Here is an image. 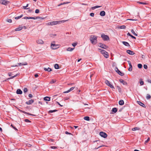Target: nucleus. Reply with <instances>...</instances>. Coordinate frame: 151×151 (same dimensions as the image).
I'll return each instance as SVG.
<instances>
[{"mask_svg": "<svg viewBox=\"0 0 151 151\" xmlns=\"http://www.w3.org/2000/svg\"><path fill=\"white\" fill-rule=\"evenodd\" d=\"M97 36L94 35H91L90 38V40L91 43L93 45L96 44L97 42Z\"/></svg>", "mask_w": 151, "mask_h": 151, "instance_id": "obj_1", "label": "nucleus"}, {"mask_svg": "<svg viewBox=\"0 0 151 151\" xmlns=\"http://www.w3.org/2000/svg\"><path fill=\"white\" fill-rule=\"evenodd\" d=\"M68 21L67 20H62V21H55L50 22L48 23V25H54L57 24H60L61 23H64L65 22Z\"/></svg>", "mask_w": 151, "mask_h": 151, "instance_id": "obj_2", "label": "nucleus"}, {"mask_svg": "<svg viewBox=\"0 0 151 151\" xmlns=\"http://www.w3.org/2000/svg\"><path fill=\"white\" fill-rule=\"evenodd\" d=\"M99 49L101 53L106 58L109 57V55H108V53L106 51L102 50L101 49Z\"/></svg>", "mask_w": 151, "mask_h": 151, "instance_id": "obj_3", "label": "nucleus"}, {"mask_svg": "<svg viewBox=\"0 0 151 151\" xmlns=\"http://www.w3.org/2000/svg\"><path fill=\"white\" fill-rule=\"evenodd\" d=\"M101 37L104 41H107L109 40V37L104 34H102L101 35Z\"/></svg>", "mask_w": 151, "mask_h": 151, "instance_id": "obj_4", "label": "nucleus"}, {"mask_svg": "<svg viewBox=\"0 0 151 151\" xmlns=\"http://www.w3.org/2000/svg\"><path fill=\"white\" fill-rule=\"evenodd\" d=\"M105 83L107 85L110 87L112 88H114V86L111 84V83L108 80H106L105 81Z\"/></svg>", "mask_w": 151, "mask_h": 151, "instance_id": "obj_5", "label": "nucleus"}, {"mask_svg": "<svg viewBox=\"0 0 151 151\" xmlns=\"http://www.w3.org/2000/svg\"><path fill=\"white\" fill-rule=\"evenodd\" d=\"M9 2L6 0H0V3L1 4L6 5L8 4Z\"/></svg>", "mask_w": 151, "mask_h": 151, "instance_id": "obj_6", "label": "nucleus"}, {"mask_svg": "<svg viewBox=\"0 0 151 151\" xmlns=\"http://www.w3.org/2000/svg\"><path fill=\"white\" fill-rule=\"evenodd\" d=\"M99 134L101 137L104 138H106L107 136V134L106 133L103 132H100Z\"/></svg>", "mask_w": 151, "mask_h": 151, "instance_id": "obj_7", "label": "nucleus"}, {"mask_svg": "<svg viewBox=\"0 0 151 151\" xmlns=\"http://www.w3.org/2000/svg\"><path fill=\"white\" fill-rule=\"evenodd\" d=\"M51 47L53 49H55L59 47L58 45H55V44H51Z\"/></svg>", "mask_w": 151, "mask_h": 151, "instance_id": "obj_8", "label": "nucleus"}, {"mask_svg": "<svg viewBox=\"0 0 151 151\" xmlns=\"http://www.w3.org/2000/svg\"><path fill=\"white\" fill-rule=\"evenodd\" d=\"M18 65H15L12 66V67H17L18 66H21V65H27V63L26 62H25L24 63H18Z\"/></svg>", "mask_w": 151, "mask_h": 151, "instance_id": "obj_9", "label": "nucleus"}, {"mask_svg": "<svg viewBox=\"0 0 151 151\" xmlns=\"http://www.w3.org/2000/svg\"><path fill=\"white\" fill-rule=\"evenodd\" d=\"M99 46L104 49H106L107 48H108V46H107L106 45L104 44H103L101 43H99Z\"/></svg>", "mask_w": 151, "mask_h": 151, "instance_id": "obj_10", "label": "nucleus"}, {"mask_svg": "<svg viewBox=\"0 0 151 151\" xmlns=\"http://www.w3.org/2000/svg\"><path fill=\"white\" fill-rule=\"evenodd\" d=\"M18 111L20 112H21V113H24L25 114H28L29 115H32V116H35V115H33V114H32L30 113H27V112H26L23 111H22V110L20 109H18Z\"/></svg>", "mask_w": 151, "mask_h": 151, "instance_id": "obj_11", "label": "nucleus"}, {"mask_svg": "<svg viewBox=\"0 0 151 151\" xmlns=\"http://www.w3.org/2000/svg\"><path fill=\"white\" fill-rule=\"evenodd\" d=\"M115 71L120 75L121 76H123L124 75V73H122L121 71H120L118 69H117V70H116V69H115Z\"/></svg>", "mask_w": 151, "mask_h": 151, "instance_id": "obj_12", "label": "nucleus"}, {"mask_svg": "<svg viewBox=\"0 0 151 151\" xmlns=\"http://www.w3.org/2000/svg\"><path fill=\"white\" fill-rule=\"evenodd\" d=\"M127 53L130 55H132L135 54L134 52L133 51L129 50H127Z\"/></svg>", "mask_w": 151, "mask_h": 151, "instance_id": "obj_13", "label": "nucleus"}, {"mask_svg": "<svg viewBox=\"0 0 151 151\" xmlns=\"http://www.w3.org/2000/svg\"><path fill=\"white\" fill-rule=\"evenodd\" d=\"M34 102V100L32 99L29 100V101L26 102V104L27 105H30V104H31L33 103Z\"/></svg>", "mask_w": 151, "mask_h": 151, "instance_id": "obj_14", "label": "nucleus"}, {"mask_svg": "<svg viewBox=\"0 0 151 151\" xmlns=\"http://www.w3.org/2000/svg\"><path fill=\"white\" fill-rule=\"evenodd\" d=\"M119 82L121 83H122L124 85H127V83L126 82L124 81L123 80H122V79H121L119 80Z\"/></svg>", "mask_w": 151, "mask_h": 151, "instance_id": "obj_15", "label": "nucleus"}, {"mask_svg": "<svg viewBox=\"0 0 151 151\" xmlns=\"http://www.w3.org/2000/svg\"><path fill=\"white\" fill-rule=\"evenodd\" d=\"M75 88V87H71L69 90H68L67 91L63 92V93H68L69 92H70V91L73 90Z\"/></svg>", "mask_w": 151, "mask_h": 151, "instance_id": "obj_16", "label": "nucleus"}, {"mask_svg": "<svg viewBox=\"0 0 151 151\" xmlns=\"http://www.w3.org/2000/svg\"><path fill=\"white\" fill-rule=\"evenodd\" d=\"M36 42L38 44H42L43 43V41L41 39H38L37 40Z\"/></svg>", "mask_w": 151, "mask_h": 151, "instance_id": "obj_17", "label": "nucleus"}, {"mask_svg": "<svg viewBox=\"0 0 151 151\" xmlns=\"http://www.w3.org/2000/svg\"><path fill=\"white\" fill-rule=\"evenodd\" d=\"M16 93L17 94H21L22 93V92L21 89H18L17 90Z\"/></svg>", "mask_w": 151, "mask_h": 151, "instance_id": "obj_18", "label": "nucleus"}, {"mask_svg": "<svg viewBox=\"0 0 151 151\" xmlns=\"http://www.w3.org/2000/svg\"><path fill=\"white\" fill-rule=\"evenodd\" d=\"M44 99L45 101H50V98L48 96H46L44 98Z\"/></svg>", "mask_w": 151, "mask_h": 151, "instance_id": "obj_19", "label": "nucleus"}, {"mask_svg": "<svg viewBox=\"0 0 151 151\" xmlns=\"http://www.w3.org/2000/svg\"><path fill=\"white\" fill-rule=\"evenodd\" d=\"M137 102L138 104H139L140 106H142L143 107H145V104L142 103V102L140 101H138Z\"/></svg>", "mask_w": 151, "mask_h": 151, "instance_id": "obj_20", "label": "nucleus"}, {"mask_svg": "<svg viewBox=\"0 0 151 151\" xmlns=\"http://www.w3.org/2000/svg\"><path fill=\"white\" fill-rule=\"evenodd\" d=\"M44 69L45 70L47 71L48 72H50L52 71V69L49 67L47 68H44Z\"/></svg>", "mask_w": 151, "mask_h": 151, "instance_id": "obj_21", "label": "nucleus"}, {"mask_svg": "<svg viewBox=\"0 0 151 151\" xmlns=\"http://www.w3.org/2000/svg\"><path fill=\"white\" fill-rule=\"evenodd\" d=\"M105 12L104 11H102L100 12V14L101 16H104L105 15Z\"/></svg>", "mask_w": 151, "mask_h": 151, "instance_id": "obj_22", "label": "nucleus"}, {"mask_svg": "<svg viewBox=\"0 0 151 151\" xmlns=\"http://www.w3.org/2000/svg\"><path fill=\"white\" fill-rule=\"evenodd\" d=\"M122 43L126 46L128 47L130 46L129 43L128 42H126L123 41L122 42Z\"/></svg>", "mask_w": 151, "mask_h": 151, "instance_id": "obj_23", "label": "nucleus"}, {"mask_svg": "<svg viewBox=\"0 0 151 151\" xmlns=\"http://www.w3.org/2000/svg\"><path fill=\"white\" fill-rule=\"evenodd\" d=\"M117 111V109L116 108H113L112 110V111L114 113L113 114L115 113Z\"/></svg>", "mask_w": 151, "mask_h": 151, "instance_id": "obj_24", "label": "nucleus"}, {"mask_svg": "<svg viewBox=\"0 0 151 151\" xmlns=\"http://www.w3.org/2000/svg\"><path fill=\"white\" fill-rule=\"evenodd\" d=\"M22 27H20L18 28H17L15 29V31H19L22 30Z\"/></svg>", "mask_w": 151, "mask_h": 151, "instance_id": "obj_25", "label": "nucleus"}, {"mask_svg": "<svg viewBox=\"0 0 151 151\" xmlns=\"http://www.w3.org/2000/svg\"><path fill=\"white\" fill-rule=\"evenodd\" d=\"M119 104L120 105H122L124 104V101L123 100H120L119 101Z\"/></svg>", "mask_w": 151, "mask_h": 151, "instance_id": "obj_26", "label": "nucleus"}, {"mask_svg": "<svg viewBox=\"0 0 151 151\" xmlns=\"http://www.w3.org/2000/svg\"><path fill=\"white\" fill-rule=\"evenodd\" d=\"M127 35L128 36H130L132 38L134 39H136V38L134 36H133L131 35L130 33L129 32H128L127 34Z\"/></svg>", "mask_w": 151, "mask_h": 151, "instance_id": "obj_27", "label": "nucleus"}, {"mask_svg": "<svg viewBox=\"0 0 151 151\" xmlns=\"http://www.w3.org/2000/svg\"><path fill=\"white\" fill-rule=\"evenodd\" d=\"M74 49V47L73 48L68 47L67 49V51L71 52V51H72Z\"/></svg>", "mask_w": 151, "mask_h": 151, "instance_id": "obj_28", "label": "nucleus"}, {"mask_svg": "<svg viewBox=\"0 0 151 151\" xmlns=\"http://www.w3.org/2000/svg\"><path fill=\"white\" fill-rule=\"evenodd\" d=\"M29 5L28 4H27L26 6H23V8L24 9H29V8H27V7Z\"/></svg>", "mask_w": 151, "mask_h": 151, "instance_id": "obj_29", "label": "nucleus"}, {"mask_svg": "<svg viewBox=\"0 0 151 151\" xmlns=\"http://www.w3.org/2000/svg\"><path fill=\"white\" fill-rule=\"evenodd\" d=\"M84 119L87 121H89L90 120V118L89 116H86L84 118Z\"/></svg>", "mask_w": 151, "mask_h": 151, "instance_id": "obj_30", "label": "nucleus"}, {"mask_svg": "<svg viewBox=\"0 0 151 151\" xmlns=\"http://www.w3.org/2000/svg\"><path fill=\"white\" fill-rule=\"evenodd\" d=\"M131 32L135 36H137V35L135 33V32H134V30L133 29H132L131 30Z\"/></svg>", "mask_w": 151, "mask_h": 151, "instance_id": "obj_31", "label": "nucleus"}, {"mask_svg": "<svg viewBox=\"0 0 151 151\" xmlns=\"http://www.w3.org/2000/svg\"><path fill=\"white\" fill-rule=\"evenodd\" d=\"M151 98V96L149 94H147L146 96V98L147 99H150Z\"/></svg>", "mask_w": 151, "mask_h": 151, "instance_id": "obj_32", "label": "nucleus"}, {"mask_svg": "<svg viewBox=\"0 0 151 151\" xmlns=\"http://www.w3.org/2000/svg\"><path fill=\"white\" fill-rule=\"evenodd\" d=\"M55 68V69H58L59 68V65L57 64H56L54 66Z\"/></svg>", "mask_w": 151, "mask_h": 151, "instance_id": "obj_33", "label": "nucleus"}, {"mask_svg": "<svg viewBox=\"0 0 151 151\" xmlns=\"http://www.w3.org/2000/svg\"><path fill=\"white\" fill-rule=\"evenodd\" d=\"M35 19H44V18H42V17H35Z\"/></svg>", "mask_w": 151, "mask_h": 151, "instance_id": "obj_34", "label": "nucleus"}, {"mask_svg": "<svg viewBox=\"0 0 151 151\" xmlns=\"http://www.w3.org/2000/svg\"><path fill=\"white\" fill-rule=\"evenodd\" d=\"M129 67L128 69V70L129 71H131L132 70V65H129Z\"/></svg>", "mask_w": 151, "mask_h": 151, "instance_id": "obj_35", "label": "nucleus"}, {"mask_svg": "<svg viewBox=\"0 0 151 151\" xmlns=\"http://www.w3.org/2000/svg\"><path fill=\"white\" fill-rule=\"evenodd\" d=\"M23 16V15L22 14L20 16L15 17V19H17L21 18Z\"/></svg>", "mask_w": 151, "mask_h": 151, "instance_id": "obj_36", "label": "nucleus"}, {"mask_svg": "<svg viewBox=\"0 0 151 151\" xmlns=\"http://www.w3.org/2000/svg\"><path fill=\"white\" fill-rule=\"evenodd\" d=\"M57 111V110H50L49 111L48 113H52V112H56Z\"/></svg>", "mask_w": 151, "mask_h": 151, "instance_id": "obj_37", "label": "nucleus"}, {"mask_svg": "<svg viewBox=\"0 0 151 151\" xmlns=\"http://www.w3.org/2000/svg\"><path fill=\"white\" fill-rule=\"evenodd\" d=\"M138 3L140 4H142L144 5H146L147 4V3L145 2H138Z\"/></svg>", "mask_w": 151, "mask_h": 151, "instance_id": "obj_38", "label": "nucleus"}, {"mask_svg": "<svg viewBox=\"0 0 151 151\" xmlns=\"http://www.w3.org/2000/svg\"><path fill=\"white\" fill-rule=\"evenodd\" d=\"M138 68H141L142 67V65L141 64H138L137 65Z\"/></svg>", "mask_w": 151, "mask_h": 151, "instance_id": "obj_39", "label": "nucleus"}, {"mask_svg": "<svg viewBox=\"0 0 151 151\" xmlns=\"http://www.w3.org/2000/svg\"><path fill=\"white\" fill-rule=\"evenodd\" d=\"M138 129H139L138 128V127H135L133 128L132 129V130L134 131H135V130H137Z\"/></svg>", "mask_w": 151, "mask_h": 151, "instance_id": "obj_40", "label": "nucleus"}, {"mask_svg": "<svg viewBox=\"0 0 151 151\" xmlns=\"http://www.w3.org/2000/svg\"><path fill=\"white\" fill-rule=\"evenodd\" d=\"M120 28L121 29H124L126 28V26L125 25H122L120 27Z\"/></svg>", "mask_w": 151, "mask_h": 151, "instance_id": "obj_41", "label": "nucleus"}, {"mask_svg": "<svg viewBox=\"0 0 151 151\" xmlns=\"http://www.w3.org/2000/svg\"><path fill=\"white\" fill-rule=\"evenodd\" d=\"M56 82V81L54 80H52L50 82V83L52 84L54 83H55Z\"/></svg>", "mask_w": 151, "mask_h": 151, "instance_id": "obj_42", "label": "nucleus"}, {"mask_svg": "<svg viewBox=\"0 0 151 151\" xmlns=\"http://www.w3.org/2000/svg\"><path fill=\"white\" fill-rule=\"evenodd\" d=\"M24 121L27 122H31V121L27 119H25L24 120Z\"/></svg>", "mask_w": 151, "mask_h": 151, "instance_id": "obj_43", "label": "nucleus"}, {"mask_svg": "<svg viewBox=\"0 0 151 151\" xmlns=\"http://www.w3.org/2000/svg\"><path fill=\"white\" fill-rule=\"evenodd\" d=\"M117 88L119 92H121V89L120 87L119 86H117Z\"/></svg>", "mask_w": 151, "mask_h": 151, "instance_id": "obj_44", "label": "nucleus"}, {"mask_svg": "<svg viewBox=\"0 0 151 151\" xmlns=\"http://www.w3.org/2000/svg\"><path fill=\"white\" fill-rule=\"evenodd\" d=\"M28 90L27 88H24L23 91L24 93H26L27 91Z\"/></svg>", "mask_w": 151, "mask_h": 151, "instance_id": "obj_45", "label": "nucleus"}, {"mask_svg": "<svg viewBox=\"0 0 151 151\" xmlns=\"http://www.w3.org/2000/svg\"><path fill=\"white\" fill-rule=\"evenodd\" d=\"M7 21L11 23L12 22V20L11 19H7L6 20Z\"/></svg>", "mask_w": 151, "mask_h": 151, "instance_id": "obj_46", "label": "nucleus"}, {"mask_svg": "<svg viewBox=\"0 0 151 151\" xmlns=\"http://www.w3.org/2000/svg\"><path fill=\"white\" fill-rule=\"evenodd\" d=\"M65 133L67 134H70V135H73L71 133H69L67 131L65 132Z\"/></svg>", "mask_w": 151, "mask_h": 151, "instance_id": "obj_47", "label": "nucleus"}, {"mask_svg": "<svg viewBox=\"0 0 151 151\" xmlns=\"http://www.w3.org/2000/svg\"><path fill=\"white\" fill-rule=\"evenodd\" d=\"M39 12V10L38 9H36L35 11V13H38Z\"/></svg>", "mask_w": 151, "mask_h": 151, "instance_id": "obj_48", "label": "nucleus"}, {"mask_svg": "<svg viewBox=\"0 0 151 151\" xmlns=\"http://www.w3.org/2000/svg\"><path fill=\"white\" fill-rule=\"evenodd\" d=\"M139 83L141 85H142L144 84V82L143 81H141Z\"/></svg>", "mask_w": 151, "mask_h": 151, "instance_id": "obj_49", "label": "nucleus"}, {"mask_svg": "<svg viewBox=\"0 0 151 151\" xmlns=\"http://www.w3.org/2000/svg\"><path fill=\"white\" fill-rule=\"evenodd\" d=\"M144 68L145 69H147V66L146 65H144Z\"/></svg>", "mask_w": 151, "mask_h": 151, "instance_id": "obj_50", "label": "nucleus"}, {"mask_svg": "<svg viewBox=\"0 0 151 151\" xmlns=\"http://www.w3.org/2000/svg\"><path fill=\"white\" fill-rule=\"evenodd\" d=\"M90 15L91 17H93L94 15V14L93 13H91L90 14Z\"/></svg>", "mask_w": 151, "mask_h": 151, "instance_id": "obj_51", "label": "nucleus"}, {"mask_svg": "<svg viewBox=\"0 0 151 151\" xmlns=\"http://www.w3.org/2000/svg\"><path fill=\"white\" fill-rule=\"evenodd\" d=\"M77 45V43H73L72 44V45L74 47H75Z\"/></svg>", "mask_w": 151, "mask_h": 151, "instance_id": "obj_52", "label": "nucleus"}, {"mask_svg": "<svg viewBox=\"0 0 151 151\" xmlns=\"http://www.w3.org/2000/svg\"><path fill=\"white\" fill-rule=\"evenodd\" d=\"M35 17H28V19H35Z\"/></svg>", "mask_w": 151, "mask_h": 151, "instance_id": "obj_53", "label": "nucleus"}, {"mask_svg": "<svg viewBox=\"0 0 151 151\" xmlns=\"http://www.w3.org/2000/svg\"><path fill=\"white\" fill-rule=\"evenodd\" d=\"M132 20V21H137V19H127V20Z\"/></svg>", "mask_w": 151, "mask_h": 151, "instance_id": "obj_54", "label": "nucleus"}, {"mask_svg": "<svg viewBox=\"0 0 151 151\" xmlns=\"http://www.w3.org/2000/svg\"><path fill=\"white\" fill-rule=\"evenodd\" d=\"M147 81L148 82V83H151V80H150V79H148L147 80Z\"/></svg>", "mask_w": 151, "mask_h": 151, "instance_id": "obj_55", "label": "nucleus"}, {"mask_svg": "<svg viewBox=\"0 0 151 151\" xmlns=\"http://www.w3.org/2000/svg\"><path fill=\"white\" fill-rule=\"evenodd\" d=\"M28 96L30 98H31L32 97V95L31 94H29L28 95Z\"/></svg>", "mask_w": 151, "mask_h": 151, "instance_id": "obj_56", "label": "nucleus"}, {"mask_svg": "<svg viewBox=\"0 0 151 151\" xmlns=\"http://www.w3.org/2000/svg\"><path fill=\"white\" fill-rule=\"evenodd\" d=\"M9 76H11L12 75V74L11 73H8Z\"/></svg>", "mask_w": 151, "mask_h": 151, "instance_id": "obj_57", "label": "nucleus"}, {"mask_svg": "<svg viewBox=\"0 0 151 151\" xmlns=\"http://www.w3.org/2000/svg\"><path fill=\"white\" fill-rule=\"evenodd\" d=\"M127 62H128V64H129V65H132L131 64V62L129 60H128L127 61Z\"/></svg>", "mask_w": 151, "mask_h": 151, "instance_id": "obj_58", "label": "nucleus"}, {"mask_svg": "<svg viewBox=\"0 0 151 151\" xmlns=\"http://www.w3.org/2000/svg\"><path fill=\"white\" fill-rule=\"evenodd\" d=\"M127 62H128V64H129V65H132L131 64V62L129 60H128L127 61Z\"/></svg>", "mask_w": 151, "mask_h": 151, "instance_id": "obj_59", "label": "nucleus"}, {"mask_svg": "<svg viewBox=\"0 0 151 151\" xmlns=\"http://www.w3.org/2000/svg\"><path fill=\"white\" fill-rule=\"evenodd\" d=\"M150 140V138H148L147 139V140H146V141H145V142H148Z\"/></svg>", "mask_w": 151, "mask_h": 151, "instance_id": "obj_60", "label": "nucleus"}, {"mask_svg": "<svg viewBox=\"0 0 151 151\" xmlns=\"http://www.w3.org/2000/svg\"><path fill=\"white\" fill-rule=\"evenodd\" d=\"M38 76V75L37 74H36L35 75V76L36 78Z\"/></svg>", "mask_w": 151, "mask_h": 151, "instance_id": "obj_61", "label": "nucleus"}, {"mask_svg": "<svg viewBox=\"0 0 151 151\" xmlns=\"http://www.w3.org/2000/svg\"><path fill=\"white\" fill-rule=\"evenodd\" d=\"M51 147L53 149H56L57 148V147L55 146Z\"/></svg>", "mask_w": 151, "mask_h": 151, "instance_id": "obj_62", "label": "nucleus"}, {"mask_svg": "<svg viewBox=\"0 0 151 151\" xmlns=\"http://www.w3.org/2000/svg\"><path fill=\"white\" fill-rule=\"evenodd\" d=\"M13 128L16 131L18 130L14 126L13 127Z\"/></svg>", "mask_w": 151, "mask_h": 151, "instance_id": "obj_63", "label": "nucleus"}, {"mask_svg": "<svg viewBox=\"0 0 151 151\" xmlns=\"http://www.w3.org/2000/svg\"><path fill=\"white\" fill-rule=\"evenodd\" d=\"M68 3H69V2H64L63 3H62V4H68Z\"/></svg>", "mask_w": 151, "mask_h": 151, "instance_id": "obj_64", "label": "nucleus"}]
</instances>
